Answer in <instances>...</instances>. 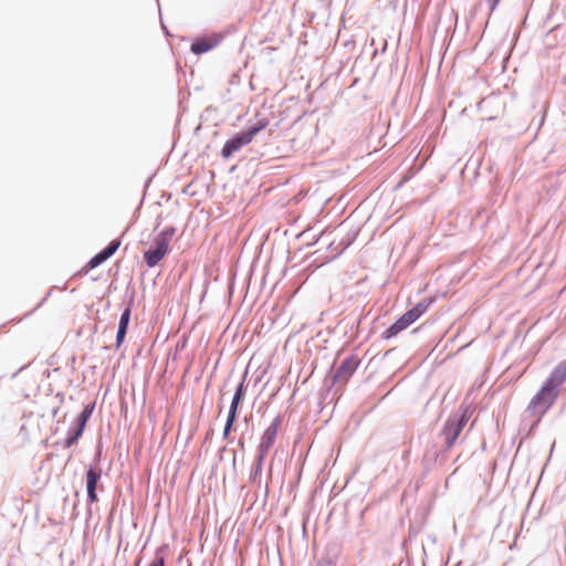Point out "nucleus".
<instances>
[{"label": "nucleus", "mask_w": 566, "mask_h": 566, "mask_svg": "<svg viewBox=\"0 0 566 566\" xmlns=\"http://www.w3.org/2000/svg\"><path fill=\"white\" fill-rule=\"evenodd\" d=\"M480 7H481V3L475 4V7L473 8V10H472V12H471V13H472V14H475V13H476V11H478V9H479Z\"/></svg>", "instance_id": "obj_34"}, {"label": "nucleus", "mask_w": 566, "mask_h": 566, "mask_svg": "<svg viewBox=\"0 0 566 566\" xmlns=\"http://www.w3.org/2000/svg\"><path fill=\"white\" fill-rule=\"evenodd\" d=\"M566 379V359L558 363L551 371L548 377L543 382L539 390L531 399L526 411L538 413V418L535 423L531 427V430L537 427L541 418L551 409L555 403L559 389Z\"/></svg>", "instance_id": "obj_1"}, {"label": "nucleus", "mask_w": 566, "mask_h": 566, "mask_svg": "<svg viewBox=\"0 0 566 566\" xmlns=\"http://www.w3.org/2000/svg\"><path fill=\"white\" fill-rule=\"evenodd\" d=\"M449 450L450 449H447V446L443 443L442 449L434 451L431 455L429 454V452H427L423 455L422 465H423L424 472H423V475L421 478V481L430 472L431 467H432L433 463H439L440 465H442L443 463L447 462Z\"/></svg>", "instance_id": "obj_11"}, {"label": "nucleus", "mask_w": 566, "mask_h": 566, "mask_svg": "<svg viewBox=\"0 0 566 566\" xmlns=\"http://www.w3.org/2000/svg\"><path fill=\"white\" fill-rule=\"evenodd\" d=\"M83 271H84V266L80 271H77L72 277L75 279V277H82V276L86 275L87 273H84Z\"/></svg>", "instance_id": "obj_30"}, {"label": "nucleus", "mask_w": 566, "mask_h": 566, "mask_svg": "<svg viewBox=\"0 0 566 566\" xmlns=\"http://www.w3.org/2000/svg\"><path fill=\"white\" fill-rule=\"evenodd\" d=\"M544 123V117H542L541 122H539V126Z\"/></svg>", "instance_id": "obj_43"}, {"label": "nucleus", "mask_w": 566, "mask_h": 566, "mask_svg": "<svg viewBox=\"0 0 566 566\" xmlns=\"http://www.w3.org/2000/svg\"><path fill=\"white\" fill-rule=\"evenodd\" d=\"M8 566H10V565H8Z\"/></svg>", "instance_id": "obj_44"}, {"label": "nucleus", "mask_w": 566, "mask_h": 566, "mask_svg": "<svg viewBox=\"0 0 566 566\" xmlns=\"http://www.w3.org/2000/svg\"><path fill=\"white\" fill-rule=\"evenodd\" d=\"M233 467L235 465V450H233V460H232Z\"/></svg>", "instance_id": "obj_39"}, {"label": "nucleus", "mask_w": 566, "mask_h": 566, "mask_svg": "<svg viewBox=\"0 0 566 566\" xmlns=\"http://www.w3.org/2000/svg\"><path fill=\"white\" fill-rule=\"evenodd\" d=\"M161 25H163V29H164L165 34H166V35H169V31H168V29H167L163 23H161Z\"/></svg>", "instance_id": "obj_38"}, {"label": "nucleus", "mask_w": 566, "mask_h": 566, "mask_svg": "<svg viewBox=\"0 0 566 566\" xmlns=\"http://www.w3.org/2000/svg\"><path fill=\"white\" fill-rule=\"evenodd\" d=\"M271 447L268 444H264L260 441L258 448H256V454H261L263 457H266Z\"/></svg>", "instance_id": "obj_25"}, {"label": "nucleus", "mask_w": 566, "mask_h": 566, "mask_svg": "<svg viewBox=\"0 0 566 566\" xmlns=\"http://www.w3.org/2000/svg\"><path fill=\"white\" fill-rule=\"evenodd\" d=\"M471 416V407L461 403L458 410L448 417L439 434L443 438V443L447 446V449H451L455 444Z\"/></svg>", "instance_id": "obj_4"}, {"label": "nucleus", "mask_w": 566, "mask_h": 566, "mask_svg": "<svg viewBox=\"0 0 566 566\" xmlns=\"http://www.w3.org/2000/svg\"><path fill=\"white\" fill-rule=\"evenodd\" d=\"M50 295H51V290H50V291L45 294V296L40 301V303L38 304V306H36L33 311H31V312L27 313V314L24 315V317L30 316V315H31V314H32V313H33L38 307L42 306V305L46 302V300L50 297Z\"/></svg>", "instance_id": "obj_27"}, {"label": "nucleus", "mask_w": 566, "mask_h": 566, "mask_svg": "<svg viewBox=\"0 0 566 566\" xmlns=\"http://www.w3.org/2000/svg\"><path fill=\"white\" fill-rule=\"evenodd\" d=\"M238 447L241 449V450H244L245 448V444H244V432L241 434V437L238 439Z\"/></svg>", "instance_id": "obj_29"}, {"label": "nucleus", "mask_w": 566, "mask_h": 566, "mask_svg": "<svg viewBox=\"0 0 566 566\" xmlns=\"http://www.w3.org/2000/svg\"><path fill=\"white\" fill-rule=\"evenodd\" d=\"M226 450H227L226 446L220 449V460H222V452H224Z\"/></svg>", "instance_id": "obj_37"}, {"label": "nucleus", "mask_w": 566, "mask_h": 566, "mask_svg": "<svg viewBox=\"0 0 566 566\" xmlns=\"http://www.w3.org/2000/svg\"><path fill=\"white\" fill-rule=\"evenodd\" d=\"M252 420V415L244 416L243 421L247 426H249L250 421Z\"/></svg>", "instance_id": "obj_33"}, {"label": "nucleus", "mask_w": 566, "mask_h": 566, "mask_svg": "<svg viewBox=\"0 0 566 566\" xmlns=\"http://www.w3.org/2000/svg\"><path fill=\"white\" fill-rule=\"evenodd\" d=\"M247 377L248 370L243 373L241 381L235 387L222 431V439L229 440L231 442L233 441V438L230 439V434L232 430H234V423L239 417L240 406L242 405L248 390V385L245 384Z\"/></svg>", "instance_id": "obj_5"}, {"label": "nucleus", "mask_w": 566, "mask_h": 566, "mask_svg": "<svg viewBox=\"0 0 566 566\" xmlns=\"http://www.w3.org/2000/svg\"><path fill=\"white\" fill-rule=\"evenodd\" d=\"M342 356L343 350H339L325 377V384L328 385L329 388L334 386H345L361 363V359L354 353L343 358Z\"/></svg>", "instance_id": "obj_2"}, {"label": "nucleus", "mask_w": 566, "mask_h": 566, "mask_svg": "<svg viewBox=\"0 0 566 566\" xmlns=\"http://www.w3.org/2000/svg\"><path fill=\"white\" fill-rule=\"evenodd\" d=\"M94 409H95V402L86 403L83 407V409L81 410V412L71 422L70 427L83 434L84 430L87 426V422L94 412Z\"/></svg>", "instance_id": "obj_12"}, {"label": "nucleus", "mask_w": 566, "mask_h": 566, "mask_svg": "<svg viewBox=\"0 0 566 566\" xmlns=\"http://www.w3.org/2000/svg\"><path fill=\"white\" fill-rule=\"evenodd\" d=\"M262 472H263V468L262 467L253 465L252 464V468H251L250 474H249V482L253 486L261 488V485H262Z\"/></svg>", "instance_id": "obj_21"}, {"label": "nucleus", "mask_w": 566, "mask_h": 566, "mask_svg": "<svg viewBox=\"0 0 566 566\" xmlns=\"http://www.w3.org/2000/svg\"><path fill=\"white\" fill-rule=\"evenodd\" d=\"M251 140L243 130H240L233 134L229 139L223 144L220 155L223 159H229L232 155L239 151L242 147L249 145Z\"/></svg>", "instance_id": "obj_9"}, {"label": "nucleus", "mask_w": 566, "mask_h": 566, "mask_svg": "<svg viewBox=\"0 0 566 566\" xmlns=\"http://www.w3.org/2000/svg\"><path fill=\"white\" fill-rule=\"evenodd\" d=\"M83 434L74 429H72L71 427H69V430L66 432V437L61 440V441H56L54 443L55 447H61L62 449H70L72 448L75 443H77V441L81 439Z\"/></svg>", "instance_id": "obj_18"}, {"label": "nucleus", "mask_w": 566, "mask_h": 566, "mask_svg": "<svg viewBox=\"0 0 566 566\" xmlns=\"http://www.w3.org/2000/svg\"><path fill=\"white\" fill-rule=\"evenodd\" d=\"M485 2L489 7L490 13H492L497 8L501 0H485Z\"/></svg>", "instance_id": "obj_26"}, {"label": "nucleus", "mask_w": 566, "mask_h": 566, "mask_svg": "<svg viewBox=\"0 0 566 566\" xmlns=\"http://www.w3.org/2000/svg\"><path fill=\"white\" fill-rule=\"evenodd\" d=\"M282 419L281 416L277 415L270 426L263 431L260 441L264 444L270 446L271 448L275 443L276 437H277V430L281 426Z\"/></svg>", "instance_id": "obj_14"}, {"label": "nucleus", "mask_w": 566, "mask_h": 566, "mask_svg": "<svg viewBox=\"0 0 566 566\" xmlns=\"http://www.w3.org/2000/svg\"><path fill=\"white\" fill-rule=\"evenodd\" d=\"M212 434V430H210L208 433H207V438H209V436Z\"/></svg>", "instance_id": "obj_42"}, {"label": "nucleus", "mask_w": 566, "mask_h": 566, "mask_svg": "<svg viewBox=\"0 0 566 566\" xmlns=\"http://www.w3.org/2000/svg\"><path fill=\"white\" fill-rule=\"evenodd\" d=\"M471 416V407L461 403L458 410L448 417L439 434L443 438V443L447 446V449H451L455 444Z\"/></svg>", "instance_id": "obj_3"}, {"label": "nucleus", "mask_w": 566, "mask_h": 566, "mask_svg": "<svg viewBox=\"0 0 566 566\" xmlns=\"http://www.w3.org/2000/svg\"><path fill=\"white\" fill-rule=\"evenodd\" d=\"M59 410H60V407L53 408L52 415L55 417L57 415Z\"/></svg>", "instance_id": "obj_35"}, {"label": "nucleus", "mask_w": 566, "mask_h": 566, "mask_svg": "<svg viewBox=\"0 0 566 566\" xmlns=\"http://www.w3.org/2000/svg\"><path fill=\"white\" fill-rule=\"evenodd\" d=\"M102 451H97L94 457V464H88L85 468V486H86V502L91 507L94 503L98 502L97 491H104L102 484V469L98 465Z\"/></svg>", "instance_id": "obj_6"}, {"label": "nucleus", "mask_w": 566, "mask_h": 566, "mask_svg": "<svg viewBox=\"0 0 566 566\" xmlns=\"http://www.w3.org/2000/svg\"><path fill=\"white\" fill-rule=\"evenodd\" d=\"M356 238H357V231L356 230L349 231L338 243V245L340 247L339 253H342L346 249H348L354 243Z\"/></svg>", "instance_id": "obj_22"}, {"label": "nucleus", "mask_w": 566, "mask_h": 566, "mask_svg": "<svg viewBox=\"0 0 566 566\" xmlns=\"http://www.w3.org/2000/svg\"><path fill=\"white\" fill-rule=\"evenodd\" d=\"M272 470H273V463H271L269 467V473H268L269 478H271V475H272Z\"/></svg>", "instance_id": "obj_36"}, {"label": "nucleus", "mask_w": 566, "mask_h": 566, "mask_svg": "<svg viewBox=\"0 0 566 566\" xmlns=\"http://www.w3.org/2000/svg\"><path fill=\"white\" fill-rule=\"evenodd\" d=\"M315 566H337L336 558L328 552L326 556L316 560Z\"/></svg>", "instance_id": "obj_23"}, {"label": "nucleus", "mask_w": 566, "mask_h": 566, "mask_svg": "<svg viewBox=\"0 0 566 566\" xmlns=\"http://www.w3.org/2000/svg\"><path fill=\"white\" fill-rule=\"evenodd\" d=\"M177 232V228L175 226L165 227L155 238L154 244L166 249V251H170V240Z\"/></svg>", "instance_id": "obj_16"}, {"label": "nucleus", "mask_w": 566, "mask_h": 566, "mask_svg": "<svg viewBox=\"0 0 566 566\" xmlns=\"http://www.w3.org/2000/svg\"><path fill=\"white\" fill-rule=\"evenodd\" d=\"M224 35L220 32H214L210 35L205 34L197 36L190 44V52L195 55H201L217 48Z\"/></svg>", "instance_id": "obj_8"}, {"label": "nucleus", "mask_w": 566, "mask_h": 566, "mask_svg": "<svg viewBox=\"0 0 566 566\" xmlns=\"http://www.w3.org/2000/svg\"><path fill=\"white\" fill-rule=\"evenodd\" d=\"M127 335V329L117 328L116 336H115V347L118 349L123 343L125 342Z\"/></svg>", "instance_id": "obj_24"}, {"label": "nucleus", "mask_w": 566, "mask_h": 566, "mask_svg": "<svg viewBox=\"0 0 566 566\" xmlns=\"http://www.w3.org/2000/svg\"><path fill=\"white\" fill-rule=\"evenodd\" d=\"M436 302V297L428 296L420 300L416 305L407 311L408 315H411L413 322L420 318L429 307Z\"/></svg>", "instance_id": "obj_17"}, {"label": "nucleus", "mask_w": 566, "mask_h": 566, "mask_svg": "<svg viewBox=\"0 0 566 566\" xmlns=\"http://www.w3.org/2000/svg\"><path fill=\"white\" fill-rule=\"evenodd\" d=\"M268 490H269V486H268V483H266L265 486H264L265 494H268Z\"/></svg>", "instance_id": "obj_40"}, {"label": "nucleus", "mask_w": 566, "mask_h": 566, "mask_svg": "<svg viewBox=\"0 0 566 566\" xmlns=\"http://www.w3.org/2000/svg\"><path fill=\"white\" fill-rule=\"evenodd\" d=\"M264 459H265V457H263L261 454H255V458H254V461H253V465H259V467L263 468Z\"/></svg>", "instance_id": "obj_28"}, {"label": "nucleus", "mask_w": 566, "mask_h": 566, "mask_svg": "<svg viewBox=\"0 0 566 566\" xmlns=\"http://www.w3.org/2000/svg\"><path fill=\"white\" fill-rule=\"evenodd\" d=\"M153 180V176L148 177L144 184V190L146 191Z\"/></svg>", "instance_id": "obj_32"}, {"label": "nucleus", "mask_w": 566, "mask_h": 566, "mask_svg": "<svg viewBox=\"0 0 566 566\" xmlns=\"http://www.w3.org/2000/svg\"><path fill=\"white\" fill-rule=\"evenodd\" d=\"M169 252L156 244L144 252V262L148 268L156 266Z\"/></svg>", "instance_id": "obj_13"}, {"label": "nucleus", "mask_w": 566, "mask_h": 566, "mask_svg": "<svg viewBox=\"0 0 566 566\" xmlns=\"http://www.w3.org/2000/svg\"><path fill=\"white\" fill-rule=\"evenodd\" d=\"M159 223H160V217L157 218L156 224L159 226Z\"/></svg>", "instance_id": "obj_41"}, {"label": "nucleus", "mask_w": 566, "mask_h": 566, "mask_svg": "<svg viewBox=\"0 0 566 566\" xmlns=\"http://www.w3.org/2000/svg\"><path fill=\"white\" fill-rule=\"evenodd\" d=\"M415 322L411 318V315H408L405 312L400 315L391 325H389L382 333L381 339H390L398 336L402 331L407 329Z\"/></svg>", "instance_id": "obj_10"}, {"label": "nucleus", "mask_w": 566, "mask_h": 566, "mask_svg": "<svg viewBox=\"0 0 566 566\" xmlns=\"http://www.w3.org/2000/svg\"><path fill=\"white\" fill-rule=\"evenodd\" d=\"M269 118L263 116V117H258L254 122H252L251 119L248 120V124H247V127L245 129H242L244 132V134L247 135V137H249V139L252 142L253 138L260 133L262 132L263 129H265L269 125Z\"/></svg>", "instance_id": "obj_15"}, {"label": "nucleus", "mask_w": 566, "mask_h": 566, "mask_svg": "<svg viewBox=\"0 0 566 566\" xmlns=\"http://www.w3.org/2000/svg\"><path fill=\"white\" fill-rule=\"evenodd\" d=\"M55 398H56V399H59V402H60V403H63V402H64V398H65V396H64V394H63V392L59 391V392L55 395Z\"/></svg>", "instance_id": "obj_31"}, {"label": "nucleus", "mask_w": 566, "mask_h": 566, "mask_svg": "<svg viewBox=\"0 0 566 566\" xmlns=\"http://www.w3.org/2000/svg\"><path fill=\"white\" fill-rule=\"evenodd\" d=\"M122 244L120 238L113 239L107 243L105 248L94 254L84 265V273H88L90 271L98 268L105 261H107L111 256H113L116 251L119 249Z\"/></svg>", "instance_id": "obj_7"}, {"label": "nucleus", "mask_w": 566, "mask_h": 566, "mask_svg": "<svg viewBox=\"0 0 566 566\" xmlns=\"http://www.w3.org/2000/svg\"><path fill=\"white\" fill-rule=\"evenodd\" d=\"M133 303H134V300L132 297L129 300V303L127 304V306L122 311L117 328H123V329L128 331V326H129L130 317H132Z\"/></svg>", "instance_id": "obj_20"}, {"label": "nucleus", "mask_w": 566, "mask_h": 566, "mask_svg": "<svg viewBox=\"0 0 566 566\" xmlns=\"http://www.w3.org/2000/svg\"><path fill=\"white\" fill-rule=\"evenodd\" d=\"M169 551L167 544H163L156 548L154 558L147 566H166V557Z\"/></svg>", "instance_id": "obj_19"}]
</instances>
